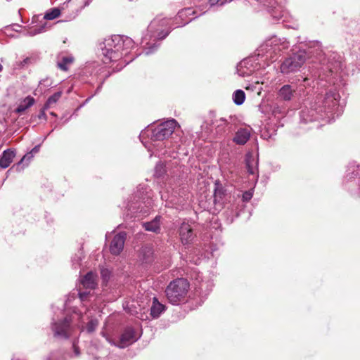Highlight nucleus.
<instances>
[{"mask_svg": "<svg viewBox=\"0 0 360 360\" xmlns=\"http://www.w3.org/2000/svg\"><path fill=\"white\" fill-rule=\"evenodd\" d=\"M179 236L183 244L187 245L192 242L193 235L192 228L188 224L183 223L179 229Z\"/></svg>", "mask_w": 360, "mask_h": 360, "instance_id": "obj_5", "label": "nucleus"}, {"mask_svg": "<svg viewBox=\"0 0 360 360\" xmlns=\"http://www.w3.org/2000/svg\"><path fill=\"white\" fill-rule=\"evenodd\" d=\"M85 296H86V295L84 293H79V297H80L81 300H83Z\"/></svg>", "mask_w": 360, "mask_h": 360, "instance_id": "obj_28", "label": "nucleus"}, {"mask_svg": "<svg viewBox=\"0 0 360 360\" xmlns=\"http://www.w3.org/2000/svg\"><path fill=\"white\" fill-rule=\"evenodd\" d=\"M141 257L143 262L150 263L153 259V250L151 248L144 247L141 250Z\"/></svg>", "mask_w": 360, "mask_h": 360, "instance_id": "obj_17", "label": "nucleus"}, {"mask_svg": "<svg viewBox=\"0 0 360 360\" xmlns=\"http://www.w3.org/2000/svg\"><path fill=\"white\" fill-rule=\"evenodd\" d=\"M245 162L248 172H249V174H257V160L254 158V156L250 153L247 154L245 158Z\"/></svg>", "mask_w": 360, "mask_h": 360, "instance_id": "obj_11", "label": "nucleus"}, {"mask_svg": "<svg viewBox=\"0 0 360 360\" xmlns=\"http://www.w3.org/2000/svg\"><path fill=\"white\" fill-rule=\"evenodd\" d=\"M252 195H253L252 191H246L243 194V199L245 201H248L252 198Z\"/></svg>", "mask_w": 360, "mask_h": 360, "instance_id": "obj_25", "label": "nucleus"}, {"mask_svg": "<svg viewBox=\"0 0 360 360\" xmlns=\"http://www.w3.org/2000/svg\"><path fill=\"white\" fill-rule=\"evenodd\" d=\"M125 41H126L127 43H128V44H131V39H126Z\"/></svg>", "mask_w": 360, "mask_h": 360, "instance_id": "obj_29", "label": "nucleus"}, {"mask_svg": "<svg viewBox=\"0 0 360 360\" xmlns=\"http://www.w3.org/2000/svg\"><path fill=\"white\" fill-rule=\"evenodd\" d=\"M117 42L116 45L114 46L115 50L112 49H108L107 51L105 54V57L109 58L110 60H116L119 57V54L117 52L120 51L121 48L122 39L120 36H115L111 42Z\"/></svg>", "mask_w": 360, "mask_h": 360, "instance_id": "obj_7", "label": "nucleus"}, {"mask_svg": "<svg viewBox=\"0 0 360 360\" xmlns=\"http://www.w3.org/2000/svg\"><path fill=\"white\" fill-rule=\"evenodd\" d=\"M82 284L85 288H94L96 285V276L92 272L88 273L82 280Z\"/></svg>", "mask_w": 360, "mask_h": 360, "instance_id": "obj_13", "label": "nucleus"}, {"mask_svg": "<svg viewBox=\"0 0 360 360\" xmlns=\"http://www.w3.org/2000/svg\"><path fill=\"white\" fill-rule=\"evenodd\" d=\"M212 124L213 126L214 135L216 136H220L226 133L229 122L225 118L220 117L212 121Z\"/></svg>", "mask_w": 360, "mask_h": 360, "instance_id": "obj_6", "label": "nucleus"}, {"mask_svg": "<svg viewBox=\"0 0 360 360\" xmlns=\"http://www.w3.org/2000/svg\"><path fill=\"white\" fill-rule=\"evenodd\" d=\"M250 131L248 129H240L236 133L233 141L237 144L243 145L250 139Z\"/></svg>", "mask_w": 360, "mask_h": 360, "instance_id": "obj_10", "label": "nucleus"}, {"mask_svg": "<svg viewBox=\"0 0 360 360\" xmlns=\"http://www.w3.org/2000/svg\"><path fill=\"white\" fill-rule=\"evenodd\" d=\"M74 58L72 56L63 57L61 61L58 63V67L63 71H67L68 70V65L72 64Z\"/></svg>", "mask_w": 360, "mask_h": 360, "instance_id": "obj_19", "label": "nucleus"}, {"mask_svg": "<svg viewBox=\"0 0 360 360\" xmlns=\"http://www.w3.org/2000/svg\"><path fill=\"white\" fill-rule=\"evenodd\" d=\"M226 1H227V0H210L211 5H214V4L223 5Z\"/></svg>", "mask_w": 360, "mask_h": 360, "instance_id": "obj_26", "label": "nucleus"}, {"mask_svg": "<svg viewBox=\"0 0 360 360\" xmlns=\"http://www.w3.org/2000/svg\"><path fill=\"white\" fill-rule=\"evenodd\" d=\"M15 156V153L11 149L6 150L3 152L0 158V167L6 169L9 167Z\"/></svg>", "mask_w": 360, "mask_h": 360, "instance_id": "obj_8", "label": "nucleus"}, {"mask_svg": "<svg viewBox=\"0 0 360 360\" xmlns=\"http://www.w3.org/2000/svg\"><path fill=\"white\" fill-rule=\"evenodd\" d=\"M188 288L189 284L186 279L178 278L167 286L165 290L167 297L172 304H178L186 297Z\"/></svg>", "mask_w": 360, "mask_h": 360, "instance_id": "obj_1", "label": "nucleus"}, {"mask_svg": "<svg viewBox=\"0 0 360 360\" xmlns=\"http://www.w3.org/2000/svg\"><path fill=\"white\" fill-rule=\"evenodd\" d=\"M2 69H3V67H2V65L0 64V72L2 70Z\"/></svg>", "mask_w": 360, "mask_h": 360, "instance_id": "obj_32", "label": "nucleus"}, {"mask_svg": "<svg viewBox=\"0 0 360 360\" xmlns=\"http://www.w3.org/2000/svg\"><path fill=\"white\" fill-rule=\"evenodd\" d=\"M101 275L104 280H106L110 276V271L108 269H103L101 270Z\"/></svg>", "mask_w": 360, "mask_h": 360, "instance_id": "obj_27", "label": "nucleus"}, {"mask_svg": "<svg viewBox=\"0 0 360 360\" xmlns=\"http://www.w3.org/2000/svg\"><path fill=\"white\" fill-rule=\"evenodd\" d=\"M75 352H76V354H79L78 350H77V348H75Z\"/></svg>", "mask_w": 360, "mask_h": 360, "instance_id": "obj_31", "label": "nucleus"}, {"mask_svg": "<svg viewBox=\"0 0 360 360\" xmlns=\"http://www.w3.org/2000/svg\"><path fill=\"white\" fill-rule=\"evenodd\" d=\"M68 324L66 322H63L60 323V325L56 324L53 327V330L55 332V335L56 336H61V337H67V328H68Z\"/></svg>", "mask_w": 360, "mask_h": 360, "instance_id": "obj_18", "label": "nucleus"}, {"mask_svg": "<svg viewBox=\"0 0 360 360\" xmlns=\"http://www.w3.org/2000/svg\"><path fill=\"white\" fill-rule=\"evenodd\" d=\"M177 122L174 120H167L157 126L153 131L152 139L155 141L164 140L174 132Z\"/></svg>", "mask_w": 360, "mask_h": 360, "instance_id": "obj_3", "label": "nucleus"}, {"mask_svg": "<svg viewBox=\"0 0 360 360\" xmlns=\"http://www.w3.org/2000/svg\"><path fill=\"white\" fill-rule=\"evenodd\" d=\"M295 90L292 89L290 85H284L282 86L279 91V97L284 101H290L292 97Z\"/></svg>", "mask_w": 360, "mask_h": 360, "instance_id": "obj_14", "label": "nucleus"}, {"mask_svg": "<svg viewBox=\"0 0 360 360\" xmlns=\"http://www.w3.org/2000/svg\"><path fill=\"white\" fill-rule=\"evenodd\" d=\"M306 60V53L300 51L284 60L281 70L284 74H289L298 70Z\"/></svg>", "mask_w": 360, "mask_h": 360, "instance_id": "obj_2", "label": "nucleus"}, {"mask_svg": "<svg viewBox=\"0 0 360 360\" xmlns=\"http://www.w3.org/2000/svg\"><path fill=\"white\" fill-rule=\"evenodd\" d=\"M124 233H122L115 235L110 243V252L115 255H119L124 248Z\"/></svg>", "mask_w": 360, "mask_h": 360, "instance_id": "obj_4", "label": "nucleus"}, {"mask_svg": "<svg viewBox=\"0 0 360 360\" xmlns=\"http://www.w3.org/2000/svg\"><path fill=\"white\" fill-rule=\"evenodd\" d=\"M245 98V94L243 90H236L233 94V100L235 104L242 105Z\"/></svg>", "mask_w": 360, "mask_h": 360, "instance_id": "obj_20", "label": "nucleus"}, {"mask_svg": "<svg viewBox=\"0 0 360 360\" xmlns=\"http://www.w3.org/2000/svg\"><path fill=\"white\" fill-rule=\"evenodd\" d=\"M136 340L134 330L131 328L127 329L120 338L119 347L124 348Z\"/></svg>", "mask_w": 360, "mask_h": 360, "instance_id": "obj_9", "label": "nucleus"}, {"mask_svg": "<svg viewBox=\"0 0 360 360\" xmlns=\"http://www.w3.org/2000/svg\"><path fill=\"white\" fill-rule=\"evenodd\" d=\"M61 95L62 92L59 91L50 96L45 104V108H48L53 104L56 103L60 99Z\"/></svg>", "mask_w": 360, "mask_h": 360, "instance_id": "obj_21", "label": "nucleus"}, {"mask_svg": "<svg viewBox=\"0 0 360 360\" xmlns=\"http://www.w3.org/2000/svg\"><path fill=\"white\" fill-rule=\"evenodd\" d=\"M34 103V98L31 96L26 97L22 101L20 102L15 111L18 113H22L27 108L31 107Z\"/></svg>", "mask_w": 360, "mask_h": 360, "instance_id": "obj_16", "label": "nucleus"}, {"mask_svg": "<svg viewBox=\"0 0 360 360\" xmlns=\"http://www.w3.org/2000/svg\"><path fill=\"white\" fill-rule=\"evenodd\" d=\"M97 326H98V321L96 320H91L89 322L88 326L86 327L87 332L92 333L93 331L95 330Z\"/></svg>", "mask_w": 360, "mask_h": 360, "instance_id": "obj_23", "label": "nucleus"}, {"mask_svg": "<svg viewBox=\"0 0 360 360\" xmlns=\"http://www.w3.org/2000/svg\"><path fill=\"white\" fill-rule=\"evenodd\" d=\"M60 14V11L58 8H53L49 12H47L45 15L44 18L46 20H53L56 18H58Z\"/></svg>", "mask_w": 360, "mask_h": 360, "instance_id": "obj_22", "label": "nucleus"}, {"mask_svg": "<svg viewBox=\"0 0 360 360\" xmlns=\"http://www.w3.org/2000/svg\"><path fill=\"white\" fill-rule=\"evenodd\" d=\"M165 310V306L160 303L156 297L153 298V305L150 309V315L153 318H158Z\"/></svg>", "mask_w": 360, "mask_h": 360, "instance_id": "obj_15", "label": "nucleus"}, {"mask_svg": "<svg viewBox=\"0 0 360 360\" xmlns=\"http://www.w3.org/2000/svg\"><path fill=\"white\" fill-rule=\"evenodd\" d=\"M39 146H35L30 153L24 155V157L22 158L20 162H23L25 160H30L32 158V153H37L39 152Z\"/></svg>", "mask_w": 360, "mask_h": 360, "instance_id": "obj_24", "label": "nucleus"}, {"mask_svg": "<svg viewBox=\"0 0 360 360\" xmlns=\"http://www.w3.org/2000/svg\"><path fill=\"white\" fill-rule=\"evenodd\" d=\"M108 46L109 47H111V46H112V45H111V44H110V41H108Z\"/></svg>", "mask_w": 360, "mask_h": 360, "instance_id": "obj_30", "label": "nucleus"}, {"mask_svg": "<svg viewBox=\"0 0 360 360\" xmlns=\"http://www.w3.org/2000/svg\"><path fill=\"white\" fill-rule=\"evenodd\" d=\"M160 217H156L153 220L143 224V228L148 231L157 233L160 229Z\"/></svg>", "mask_w": 360, "mask_h": 360, "instance_id": "obj_12", "label": "nucleus"}]
</instances>
